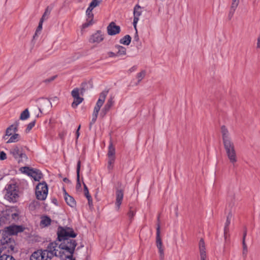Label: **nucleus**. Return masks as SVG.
Returning a JSON list of instances; mask_svg holds the SVG:
<instances>
[{"label": "nucleus", "mask_w": 260, "mask_h": 260, "mask_svg": "<svg viewBox=\"0 0 260 260\" xmlns=\"http://www.w3.org/2000/svg\"><path fill=\"white\" fill-rule=\"evenodd\" d=\"M57 240L61 242L58 245L56 241L51 242L47 249L44 250H38L32 253L30 260H50L54 256L60 257L61 260H76L73 257L77 243L70 238L77 236L72 228L59 226L57 229Z\"/></svg>", "instance_id": "f257e3e1"}, {"label": "nucleus", "mask_w": 260, "mask_h": 260, "mask_svg": "<svg viewBox=\"0 0 260 260\" xmlns=\"http://www.w3.org/2000/svg\"><path fill=\"white\" fill-rule=\"evenodd\" d=\"M3 204H0V226L10 222H16L19 219L20 211L16 207L4 209Z\"/></svg>", "instance_id": "f03ea898"}, {"label": "nucleus", "mask_w": 260, "mask_h": 260, "mask_svg": "<svg viewBox=\"0 0 260 260\" xmlns=\"http://www.w3.org/2000/svg\"><path fill=\"white\" fill-rule=\"evenodd\" d=\"M226 154L233 166L237 161V157L234 143L232 140L223 142Z\"/></svg>", "instance_id": "7ed1b4c3"}, {"label": "nucleus", "mask_w": 260, "mask_h": 260, "mask_svg": "<svg viewBox=\"0 0 260 260\" xmlns=\"http://www.w3.org/2000/svg\"><path fill=\"white\" fill-rule=\"evenodd\" d=\"M160 226L159 216L157 217V224L156 228V245L158 249L160 260L164 258V249L163 247L162 240L160 237Z\"/></svg>", "instance_id": "20e7f679"}, {"label": "nucleus", "mask_w": 260, "mask_h": 260, "mask_svg": "<svg viewBox=\"0 0 260 260\" xmlns=\"http://www.w3.org/2000/svg\"><path fill=\"white\" fill-rule=\"evenodd\" d=\"M20 170L22 172L33 178L35 181H39L43 177L42 173L38 169L23 167L20 168Z\"/></svg>", "instance_id": "39448f33"}, {"label": "nucleus", "mask_w": 260, "mask_h": 260, "mask_svg": "<svg viewBox=\"0 0 260 260\" xmlns=\"http://www.w3.org/2000/svg\"><path fill=\"white\" fill-rule=\"evenodd\" d=\"M79 89L78 88H74L71 92V95L74 99L73 102L72 104L73 108H75L77 106L81 103L83 101V98L79 96Z\"/></svg>", "instance_id": "423d86ee"}, {"label": "nucleus", "mask_w": 260, "mask_h": 260, "mask_svg": "<svg viewBox=\"0 0 260 260\" xmlns=\"http://www.w3.org/2000/svg\"><path fill=\"white\" fill-rule=\"evenodd\" d=\"M39 103V109L40 112L42 111H47L52 107L51 103L47 99L41 98L37 100Z\"/></svg>", "instance_id": "0eeeda50"}, {"label": "nucleus", "mask_w": 260, "mask_h": 260, "mask_svg": "<svg viewBox=\"0 0 260 260\" xmlns=\"http://www.w3.org/2000/svg\"><path fill=\"white\" fill-rule=\"evenodd\" d=\"M24 230L22 225H12L6 228V232L9 235H14L23 232Z\"/></svg>", "instance_id": "6e6552de"}, {"label": "nucleus", "mask_w": 260, "mask_h": 260, "mask_svg": "<svg viewBox=\"0 0 260 260\" xmlns=\"http://www.w3.org/2000/svg\"><path fill=\"white\" fill-rule=\"evenodd\" d=\"M120 31V26L116 25L114 22H111L107 26V32L109 35H115L116 34H119Z\"/></svg>", "instance_id": "1a4fd4ad"}, {"label": "nucleus", "mask_w": 260, "mask_h": 260, "mask_svg": "<svg viewBox=\"0 0 260 260\" xmlns=\"http://www.w3.org/2000/svg\"><path fill=\"white\" fill-rule=\"evenodd\" d=\"M141 7L139 5H136L134 9V20H133V25L135 29H136V25L138 23V21L139 19V16L142 14V11L139 10L141 9Z\"/></svg>", "instance_id": "9d476101"}, {"label": "nucleus", "mask_w": 260, "mask_h": 260, "mask_svg": "<svg viewBox=\"0 0 260 260\" xmlns=\"http://www.w3.org/2000/svg\"><path fill=\"white\" fill-rule=\"evenodd\" d=\"M19 196L15 190L8 191L5 195V198L9 202H16Z\"/></svg>", "instance_id": "9b49d317"}, {"label": "nucleus", "mask_w": 260, "mask_h": 260, "mask_svg": "<svg viewBox=\"0 0 260 260\" xmlns=\"http://www.w3.org/2000/svg\"><path fill=\"white\" fill-rule=\"evenodd\" d=\"M104 40L103 35L101 31L98 30L96 32L92 35L90 39L89 42L91 43H100Z\"/></svg>", "instance_id": "f8f14e48"}, {"label": "nucleus", "mask_w": 260, "mask_h": 260, "mask_svg": "<svg viewBox=\"0 0 260 260\" xmlns=\"http://www.w3.org/2000/svg\"><path fill=\"white\" fill-rule=\"evenodd\" d=\"M116 206L118 210L123 198V190L122 189L117 188L116 191Z\"/></svg>", "instance_id": "ddd939ff"}, {"label": "nucleus", "mask_w": 260, "mask_h": 260, "mask_svg": "<svg viewBox=\"0 0 260 260\" xmlns=\"http://www.w3.org/2000/svg\"><path fill=\"white\" fill-rule=\"evenodd\" d=\"M240 0H232V4L230 8L228 18L231 20L233 17L236 9L239 4Z\"/></svg>", "instance_id": "4468645a"}, {"label": "nucleus", "mask_w": 260, "mask_h": 260, "mask_svg": "<svg viewBox=\"0 0 260 260\" xmlns=\"http://www.w3.org/2000/svg\"><path fill=\"white\" fill-rule=\"evenodd\" d=\"M199 249L201 260H207L205 242L203 239H201L199 242Z\"/></svg>", "instance_id": "2eb2a0df"}, {"label": "nucleus", "mask_w": 260, "mask_h": 260, "mask_svg": "<svg viewBox=\"0 0 260 260\" xmlns=\"http://www.w3.org/2000/svg\"><path fill=\"white\" fill-rule=\"evenodd\" d=\"M63 189L64 194V200L67 204L71 207H75L76 205V202L75 199L73 198V197L69 195L64 188Z\"/></svg>", "instance_id": "dca6fc26"}, {"label": "nucleus", "mask_w": 260, "mask_h": 260, "mask_svg": "<svg viewBox=\"0 0 260 260\" xmlns=\"http://www.w3.org/2000/svg\"><path fill=\"white\" fill-rule=\"evenodd\" d=\"M247 235V228L246 227H244L243 235V240H242V246H243V252L242 255L245 258L247 256V252H248V248L245 242V238Z\"/></svg>", "instance_id": "f3484780"}, {"label": "nucleus", "mask_w": 260, "mask_h": 260, "mask_svg": "<svg viewBox=\"0 0 260 260\" xmlns=\"http://www.w3.org/2000/svg\"><path fill=\"white\" fill-rule=\"evenodd\" d=\"M81 168V161L79 160L77 164V184H76V189L80 190L81 189V184L80 181V171Z\"/></svg>", "instance_id": "a211bd4d"}, {"label": "nucleus", "mask_w": 260, "mask_h": 260, "mask_svg": "<svg viewBox=\"0 0 260 260\" xmlns=\"http://www.w3.org/2000/svg\"><path fill=\"white\" fill-rule=\"evenodd\" d=\"M221 132L223 142L231 140V139L229 136V131L224 125H222L221 126Z\"/></svg>", "instance_id": "6ab92c4d"}, {"label": "nucleus", "mask_w": 260, "mask_h": 260, "mask_svg": "<svg viewBox=\"0 0 260 260\" xmlns=\"http://www.w3.org/2000/svg\"><path fill=\"white\" fill-rule=\"evenodd\" d=\"M233 215L231 212H230L226 217V220L225 223L224 229V234L225 239L226 238V235L229 232V226L230 224L231 219L232 218Z\"/></svg>", "instance_id": "aec40b11"}, {"label": "nucleus", "mask_w": 260, "mask_h": 260, "mask_svg": "<svg viewBox=\"0 0 260 260\" xmlns=\"http://www.w3.org/2000/svg\"><path fill=\"white\" fill-rule=\"evenodd\" d=\"M108 92V91H104L100 93L99 99L96 104V105L100 107L102 106L105 102Z\"/></svg>", "instance_id": "412c9836"}, {"label": "nucleus", "mask_w": 260, "mask_h": 260, "mask_svg": "<svg viewBox=\"0 0 260 260\" xmlns=\"http://www.w3.org/2000/svg\"><path fill=\"white\" fill-rule=\"evenodd\" d=\"M107 155L108 157L115 158V149L111 140H110L108 147V152Z\"/></svg>", "instance_id": "4be33fe9"}, {"label": "nucleus", "mask_w": 260, "mask_h": 260, "mask_svg": "<svg viewBox=\"0 0 260 260\" xmlns=\"http://www.w3.org/2000/svg\"><path fill=\"white\" fill-rule=\"evenodd\" d=\"M21 151L17 146H14L10 150V153L16 159H18V156L21 153Z\"/></svg>", "instance_id": "5701e85b"}, {"label": "nucleus", "mask_w": 260, "mask_h": 260, "mask_svg": "<svg viewBox=\"0 0 260 260\" xmlns=\"http://www.w3.org/2000/svg\"><path fill=\"white\" fill-rule=\"evenodd\" d=\"M36 189H37L41 192H46L47 194H48V186L45 182L40 183L36 186Z\"/></svg>", "instance_id": "b1692460"}, {"label": "nucleus", "mask_w": 260, "mask_h": 260, "mask_svg": "<svg viewBox=\"0 0 260 260\" xmlns=\"http://www.w3.org/2000/svg\"><path fill=\"white\" fill-rule=\"evenodd\" d=\"M6 234H8L6 232L5 234H3L1 235V237H0V245H4L10 242L11 238Z\"/></svg>", "instance_id": "393cba45"}, {"label": "nucleus", "mask_w": 260, "mask_h": 260, "mask_svg": "<svg viewBox=\"0 0 260 260\" xmlns=\"http://www.w3.org/2000/svg\"><path fill=\"white\" fill-rule=\"evenodd\" d=\"M36 196L38 200L43 201L45 200L47 197L46 192H41L37 189H36Z\"/></svg>", "instance_id": "a878e982"}, {"label": "nucleus", "mask_w": 260, "mask_h": 260, "mask_svg": "<svg viewBox=\"0 0 260 260\" xmlns=\"http://www.w3.org/2000/svg\"><path fill=\"white\" fill-rule=\"evenodd\" d=\"M115 47L118 50V51L116 52L118 56L126 54V49L124 47L117 45Z\"/></svg>", "instance_id": "bb28decb"}, {"label": "nucleus", "mask_w": 260, "mask_h": 260, "mask_svg": "<svg viewBox=\"0 0 260 260\" xmlns=\"http://www.w3.org/2000/svg\"><path fill=\"white\" fill-rule=\"evenodd\" d=\"M131 37L127 35L120 40V43L124 45H128L131 42Z\"/></svg>", "instance_id": "cd10ccee"}, {"label": "nucleus", "mask_w": 260, "mask_h": 260, "mask_svg": "<svg viewBox=\"0 0 260 260\" xmlns=\"http://www.w3.org/2000/svg\"><path fill=\"white\" fill-rule=\"evenodd\" d=\"M51 219L49 217L44 216L42 217L41 224L44 225L45 226H47L51 224Z\"/></svg>", "instance_id": "c85d7f7f"}, {"label": "nucleus", "mask_w": 260, "mask_h": 260, "mask_svg": "<svg viewBox=\"0 0 260 260\" xmlns=\"http://www.w3.org/2000/svg\"><path fill=\"white\" fill-rule=\"evenodd\" d=\"M20 139V135L18 134H14L12 135L10 139L7 142V143L17 142Z\"/></svg>", "instance_id": "c756f323"}, {"label": "nucleus", "mask_w": 260, "mask_h": 260, "mask_svg": "<svg viewBox=\"0 0 260 260\" xmlns=\"http://www.w3.org/2000/svg\"><path fill=\"white\" fill-rule=\"evenodd\" d=\"M146 71L142 70L140 73H138L137 75V78L138 79V82L136 83V85H138L139 83L142 81V80L146 76Z\"/></svg>", "instance_id": "7c9ffc66"}, {"label": "nucleus", "mask_w": 260, "mask_h": 260, "mask_svg": "<svg viewBox=\"0 0 260 260\" xmlns=\"http://www.w3.org/2000/svg\"><path fill=\"white\" fill-rule=\"evenodd\" d=\"M29 117V113L28 109H25L20 114V119L22 120H26Z\"/></svg>", "instance_id": "2f4dec72"}, {"label": "nucleus", "mask_w": 260, "mask_h": 260, "mask_svg": "<svg viewBox=\"0 0 260 260\" xmlns=\"http://www.w3.org/2000/svg\"><path fill=\"white\" fill-rule=\"evenodd\" d=\"M115 160V158L114 157H108V169L109 170H111L113 168V165Z\"/></svg>", "instance_id": "473e14b6"}, {"label": "nucleus", "mask_w": 260, "mask_h": 260, "mask_svg": "<svg viewBox=\"0 0 260 260\" xmlns=\"http://www.w3.org/2000/svg\"><path fill=\"white\" fill-rule=\"evenodd\" d=\"M13 125H10L8 127L6 131V135L3 137V139L5 140L7 139V136H10L12 135L13 132L12 131Z\"/></svg>", "instance_id": "72a5a7b5"}, {"label": "nucleus", "mask_w": 260, "mask_h": 260, "mask_svg": "<svg viewBox=\"0 0 260 260\" xmlns=\"http://www.w3.org/2000/svg\"><path fill=\"white\" fill-rule=\"evenodd\" d=\"M0 260H16L12 255L3 254H0Z\"/></svg>", "instance_id": "f704fd0d"}, {"label": "nucleus", "mask_w": 260, "mask_h": 260, "mask_svg": "<svg viewBox=\"0 0 260 260\" xmlns=\"http://www.w3.org/2000/svg\"><path fill=\"white\" fill-rule=\"evenodd\" d=\"M50 13V10H49V7H47L46 8L45 12L44 13L40 20H42L43 21H44V20L47 19L48 18V16L49 15Z\"/></svg>", "instance_id": "c9c22d12"}, {"label": "nucleus", "mask_w": 260, "mask_h": 260, "mask_svg": "<svg viewBox=\"0 0 260 260\" xmlns=\"http://www.w3.org/2000/svg\"><path fill=\"white\" fill-rule=\"evenodd\" d=\"M43 21L42 20H40L39 25L36 30V32L33 37L34 39H35L38 35V33L41 31L42 29V24Z\"/></svg>", "instance_id": "e433bc0d"}, {"label": "nucleus", "mask_w": 260, "mask_h": 260, "mask_svg": "<svg viewBox=\"0 0 260 260\" xmlns=\"http://www.w3.org/2000/svg\"><path fill=\"white\" fill-rule=\"evenodd\" d=\"M128 216L129 218L130 222L132 221V219L135 215V211L132 207H129V211L127 213Z\"/></svg>", "instance_id": "4c0bfd02"}, {"label": "nucleus", "mask_w": 260, "mask_h": 260, "mask_svg": "<svg viewBox=\"0 0 260 260\" xmlns=\"http://www.w3.org/2000/svg\"><path fill=\"white\" fill-rule=\"evenodd\" d=\"M36 123V120H34L33 121L30 122L27 126V127L25 129L26 133H28L32 128L35 126Z\"/></svg>", "instance_id": "58836bf2"}, {"label": "nucleus", "mask_w": 260, "mask_h": 260, "mask_svg": "<svg viewBox=\"0 0 260 260\" xmlns=\"http://www.w3.org/2000/svg\"><path fill=\"white\" fill-rule=\"evenodd\" d=\"M114 104V101H113V98L110 97L107 101V102L105 106H106L107 107H109V108H111Z\"/></svg>", "instance_id": "ea45409f"}, {"label": "nucleus", "mask_w": 260, "mask_h": 260, "mask_svg": "<svg viewBox=\"0 0 260 260\" xmlns=\"http://www.w3.org/2000/svg\"><path fill=\"white\" fill-rule=\"evenodd\" d=\"M18 158H19V159L18 161V162L20 163L21 161H22L23 160V159H27V157L25 153H22L21 152L18 156Z\"/></svg>", "instance_id": "a19ab883"}, {"label": "nucleus", "mask_w": 260, "mask_h": 260, "mask_svg": "<svg viewBox=\"0 0 260 260\" xmlns=\"http://www.w3.org/2000/svg\"><path fill=\"white\" fill-rule=\"evenodd\" d=\"M98 114H96L94 113L92 114V120L89 124V128H91L92 125L95 122V121L97 119V117H98Z\"/></svg>", "instance_id": "79ce46f5"}, {"label": "nucleus", "mask_w": 260, "mask_h": 260, "mask_svg": "<svg viewBox=\"0 0 260 260\" xmlns=\"http://www.w3.org/2000/svg\"><path fill=\"white\" fill-rule=\"evenodd\" d=\"M110 108L109 107H107L105 105L104 108L102 109V112L101 113V115H102L103 117H104L107 113L109 111Z\"/></svg>", "instance_id": "37998d69"}, {"label": "nucleus", "mask_w": 260, "mask_h": 260, "mask_svg": "<svg viewBox=\"0 0 260 260\" xmlns=\"http://www.w3.org/2000/svg\"><path fill=\"white\" fill-rule=\"evenodd\" d=\"M100 2L98 0H92L90 4V7H92L93 8H95L99 5Z\"/></svg>", "instance_id": "c03bdc74"}, {"label": "nucleus", "mask_w": 260, "mask_h": 260, "mask_svg": "<svg viewBox=\"0 0 260 260\" xmlns=\"http://www.w3.org/2000/svg\"><path fill=\"white\" fill-rule=\"evenodd\" d=\"M83 186H84V194H85V197L86 198H87V197L90 196V195L89 194L88 188H87V186L86 185V184L84 182H83Z\"/></svg>", "instance_id": "a18cd8bd"}, {"label": "nucleus", "mask_w": 260, "mask_h": 260, "mask_svg": "<svg viewBox=\"0 0 260 260\" xmlns=\"http://www.w3.org/2000/svg\"><path fill=\"white\" fill-rule=\"evenodd\" d=\"M92 24H93V21H88V20L86 19V22L83 24L82 28H85L88 27L89 26L92 25Z\"/></svg>", "instance_id": "49530a36"}, {"label": "nucleus", "mask_w": 260, "mask_h": 260, "mask_svg": "<svg viewBox=\"0 0 260 260\" xmlns=\"http://www.w3.org/2000/svg\"><path fill=\"white\" fill-rule=\"evenodd\" d=\"M92 24H93V21H88V20L86 19V22L83 24L82 28H85L88 27L89 26L92 25Z\"/></svg>", "instance_id": "de8ad7c7"}, {"label": "nucleus", "mask_w": 260, "mask_h": 260, "mask_svg": "<svg viewBox=\"0 0 260 260\" xmlns=\"http://www.w3.org/2000/svg\"><path fill=\"white\" fill-rule=\"evenodd\" d=\"M86 15L87 16V19L88 20V21H93V14L92 13V12L86 13Z\"/></svg>", "instance_id": "09e8293b"}, {"label": "nucleus", "mask_w": 260, "mask_h": 260, "mask_svg": "<svg viewBox=\"0 0 260 260\" xmlns=\"http://www.w3.org/2000/svg\"><path fill=\"white\" fill-rule=\"evenodd\" d=\"M56 77H57V75L53 76L48 79H45V80H44L43 82L46 83H50V82L53 81V80H54Z\"/></svg>", "instance_id": "8fccbe9b"}, {"label": "nucleus", "mask_w": 260, "mask_h": 260, "mask_svg": "<svg viewBox=\"0 0 260 260\" xmlns=\"http://www.w3.org/2000/svg\"><path fill=\"white\" fill-rule=\"evenodd\" d=\"M7 158V155L4 151L0 152V159L2 160H5Z\"/></svg>", "instance_id": "3c124183"}, {"label": "nucleus", "mask_w": 260, "mask_h": 260, "mask_svg": "<svg viewBox=\"0 0 260 260\" xmlns=\"http://www.w3.org/2000/svg\"><path fill=\"white\" fill-rule=\"evenodd\" d=\"M11 125H13L12 131L13 133H16L18 131V123H16L15 124H12Z\"/></svg>", "instance_id": "603ef678"}, {"label": "nucleus", "mask_w": 260, "mask_h": 260, "mask_svg": "<svg viewBox=\"0 0 260 260\" xmlns=\"http://www.w3.org/2000/svg\"><path fill=\"white\" fill-rule=\"evenodd\" d=\"M100 109H101V107L98 106L97 105H95V107L94 108V110H93V113H94V114H96L98 115V113H99V112Z\"/></svg>", "instance_id": "864d4df0"}, {"label": "nucleus", "mask_w": 260, "mask_h": 260, "mask_svg": "<svg viewBox=\"0 0 260 260\" xmlns=\"http://www.w3.org/2000/svg\"><path fill=\"white\" fill-rule=\"evenodd\" d=\"M135 29L136 30V33H135V36H134V40L135 41L139 42V38L138 34L137 28H136V29Z\"/></svg>", "instance_id": "5fc2aeb1"}, {"label": "nucleus", "mask_w": 260, "mask_h": 260, "mask_svg": "<svg viewBox=\"0 0 260 260\" xmlns=\"http://www.w3.org/2000/svg\"><path fill=\"white\" fill-rule=\"evenodd\" d=\"M88 200V204L90 207L92 206V198L91 196H88L87 198H86Z\"/></svg>", "instance_id": "6e6d98bb"}, {"label": "nucleus", "mask_w": 260, "mask_h": 260, "mask_svg": "<svg viewBox=\"0 0 260 260\" xmlns=\"http://www.w3.org/2000/svg\"><path fill=\"white\" fill-rule=\"evenodd\" d=\"M108 54L109 57H115L118 56L117 53H114L113 52H109Z\"/></svg>", "instance_id": "4d7b16f0"}, {"label": "nucleus", "mask_w": 260, "mask_h": 260, "mask_svg": "<svg viewBox=\"0 0 260 260\" xmlns=\"http://www.w3.org/2000/svg\"><path fill=\"white\" fill-rule=\"evenodd\" d=\"M80 126H80V125L78 126V129H77V131H76V135L77 139H78V138L79 137V135H80V133H79V129H80Z\"/></svg>", "instance_id": "13d9d810"}, {"label": "nucleus", "mask_w": 260, "mask_h": 260, "mask_svg": "<svg viewBox=\"0 0 260 260\" xmlns=\"http://www.w3.org/2000/svg\"><path fill=\"white\" fill-rule=\"evenodd\" d=\"M136 69H137V66H133V67H132V68L129 70V72H134V71H136Z\"/></svg>", "instance_id": "bf43d9fd"}, {"label": "nucleus", "mask_w": 260, "mask_h": 260, "mask_svg": "<svg viewBox=\"0 0 260 260\" xmlns=\"http://www.w3.org/2000/svg\"><path fill=\"white\" fill-rule=\"evenodd\" d=\"M79 93L81 94V95H83V93L85 92V89L83 87H82L80 89H79Z\"/></svg>", "instance_id": "052dcab7"}, {"label": "nucleus", "mask_w": 260, "mask_h": 260, "mask_svg": "<svg viewBox=\"0 0 260 260\" xmlns=\"http://www.w3.org/2000/svg\"><path fill=\"white\" fill-rule=\"evenodd\" d=\"M93 8L92 7H90V5H89V7L87 8L86 10V13L92 12V10Z\"/></svg>", "instance_id": "680f3d73"}, {"label": "nucleus", "mask_w": 260, "mask_h": 260, "mask_svg": "<svg viewBox=\"0 0 260 260\" xmlns=\"http://www.w3.org/2000/svg\"><path fill=\"white\" fill-rule=\"evenodd\" d=\"M63 181L64 182L67 183H70L71 182L70 180L69 179H68L67 178H64L63 179Z\"/></svg>", "instance_id": "e2e57ef3"}, {"label": "nucleus", "mask_w": 260, "mask_h": 260, "mask_svg": "<svg viewBox=\"0 0 260 260\" xmlns=\"http://www.w3.org/2000/svg\"><path fill=\"white\" fill-rule=\"evenodd\" d=\"M257 48H260V39L259 38L257 39Z\"/></svg>", "instance_id": "0e129e2a"}, {"label": "nucleus", "mask_w": 260, "mask_h": 260, "mask_svg": "<svg viewBox=\"0 0 260 260\" xmlns=\"http://www.w3.org/2000/svg\"><path fill=\"white\" fill-rule=\"evenodd\" d=\"M65 134H65V133H60V134H59V136H60V138L62 139Z\"/></svg>", "instance_id": "69168bd1"}, {"label": "nucleus", "mask_w": 260, "mask_h": 260, "mask_svg": "<svg viewBox=\"0 0 260 260\" xmlns=\"http://www.w3.org/2000/svg\"><path fill=\"white\" fill-rule=\"evenodd\" d=\"M0 204H2L1 203H0Z\"/></svg>", "instance_id": "338daca9"}]
</instances>
